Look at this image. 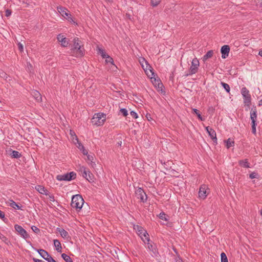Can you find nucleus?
I'll use <instances>...</instances> for the list:
<instances>
[{
    "label": "nucleus",
    "mask_w": 262,
    "mask_h": 262,
    "mask_svg": "<svg viewBox=\"0 0 262 262\" xmlns=\"http://www.w3.org/2000/svg\"><path fill=\"white\" fill-rule=\"evenodd\" d=\"M249 178L251 179H253L254 178H258V174L255 172H253L249 175Z\"/></svg>",
    "instance_id": "40"
},
{
    "label": "nucleus",
    "mask_w": 262,
    "mask_h": 262,
    "mask_svg": "<svg viewBox=\"0 0 262 262\" xmlns=\"http://www.w3.org/2000/svg\"><path fill=\"white\" fill-rule=\"evenodd\" d=\"M221 84L227 93L230 92V86L228 84L226 83L223 82H221Z\"/></svg>",
    "instance_id": "34"
},
{
    "label": "nucleus",
    "mask_w": 262,
    "mask_h": 262,
    "mask_svg": "<svg viewBox=\"0 0 262 262\" xmlns=\"http://www.w3.org/2000/svg\"><path fill=\"white\" fill-rule=\"evenodd\" d=\"M229 51L230 48L228 45L223 46L221 49L222 57L223 59H225L226 57H227L228 56Z\"/></svg>",
    "instance_id": "18"
},
{
    "label": "nucleus",
    "mask_w": 262,
    "mask_h": 262,
    "mask_svg": "<svg viewBox=\"0 0 262 262\" xmlns=\"http://www.w3.org/2000/svg\"><path fill=\"white\" fill-rule=\"evenodd\" d=\"M258 55L262 57V50L259 51Z\"/></svg>",
    "instance_id": "54"
},
{
    "label": "nucleus",
    "mask_w": 262,
    "mask_h": 262,
    "mask_svg": "<svg viewBox=\"0 0 262 262\" xmlns=\"http://www.w3.org/2000/svg\"><path fill=\"white\" fill-rule=\"evenodd\" d=\"M37 251L39 254L48 262H56L46 250L39 249Z\"/></svg>",
    "instance_id": "13"
},
{
    "label": "nucleus",
    "mask_w": 262,
    "mask_h": 262,
    "mask_svg": "<svg viewBox=\"0 0 262 262\" xmlns=\"http://www.w3.org/2000/svg\"><path fill=\"white\" fill-rule=\"evenodd\" d=\"M50 200L51 201L54 202L55 201L54 197L53 196H50Z\"/></svg>",
    "instance_id": "52"
},
{
    "label": "nucleus",
    "mask_w": 262,
    "mask_h": 262,
    "mask_svg": "<svg viewBox=\"0 0 262 262\" xmlns=\"http://www.w3.org/2000/svg\"><path fill=\"white\" fill-rule=\"evenodd\" d=\"M0 217L1 219H3L5 217V214L3 212H2L1 210H0Z\"/></svg>",
    "instance_id": "50"
},
{
    "label": "nucleus",
    "mask_w": 262,
    "mask_h": 262,
    "mask_svg": "<svg viewBox=\"0 0 262 262\" xmlns=\"http://www.w3.org/2000/svg\"><path fill=\"white\" fill-rule=\"evenodd\" d=\"M33 260L34 262H45L42 260H40L36 258H33Z\"/></svg>",
    "instance_id": "49"
},
{
    "label": "nucleus",
    "mask_w": 262,
    "mask_h": 262,
    "mask_svg": "<svg viewBox=\"0 0 262 262\" xmlns=\"http://www.w3.org/2000/svg\"><path fill=\"white\" fill-rule=\"evenodd\" d=\"M32 95L35 98L37 101L40 102L41 101L42 98L40 94L37 91H33Z\"/></svg>",
    "instance_id": "21"
},
{
    "label": "nucleus",
    "mask_w": 262,
    "mask_h": 262,
    "mask_svg": "<svg viewBox=\"0 0 262 262\" xmlns=\"http://www.w3.org/2000/svg\"><path fill=\"white\" fill-rule=\"evenodd\" d=\"M120 112L125 117L128 115V111L126 108H121Z\"/></svg>",
    "instance_id": "41"
},
{
    "label": "nucleus",
    "mask_w": 262,
    "mask_h": 262,
    "mask_svg": "<svg viewBox=\"0 0 262 262\" xmlns=\"http://www.w3.org/2000/svg\"><path fill=\"white\" fill-rule=\"evenodd\" d=\"M258 105L261 106L262 105V99L259 101L258 102Z\"/></svg>",
    "instance_id": "53"
},
{
    "label": "nucleus",
    "mask_w": 262,
    "mask_h": 262,
    "mask_svg": "<svg viewBox=\"0 0 262 262\" xmlns=\"http://www.w3.org/2000/svg\"><path fill=\"white\" fill-rule=\"evenodd\" d=\"M260 214L262 216V209H261L260 211Z\"/></svg>",
    "instance_id": "55"
},
{
    "label": "nucleus",
    "mask_w": 262,
    "mask_h": 262,
    "mask_svg": "<svg viewBox=\"0 0 262 262\" xmlns=\"http://www.w3.org/2000/svg\"><path fill=\"white\" fill-rule=\"evenodd\" d=\"M139 61L145 72L146 73V75L149 77L151 80L154 78L155 84H158V88L161 89L163 86V85L161 83H160L159 80H156V78H155L154 73L151 66L148 64V62L143 57H140L139 59Z\"/></svg>",
    "instance_id": "1"
},
{
    "label": "nucleus",
    "mask_w": 262,
    "mask_h": 262,
    "mask_svg": "<svg viewBox=\"0 0 262 262\" xmlns=\"http://www.w3.org/2000/svg\"><path fill=\"white\" fill-rule=\"evenodd\" d=\"M97 51L98 53L101 54L103 58H105L106 57H107L108 55L106 54L105 51L103 49L99 48V47H97Z\"/></svg>",
    "instance_id": "30"
},
{
    "label": "nucleus",
    "mask_w": 262,
    "mask_h": 262,
    "mask_svg": "<svg viewBox=\"0 0 262 262\" xmlns=\"http://www.w3.org/2000/svg\"><path fill=\"white\" fill-rule=\"evenodd\" d=\"M241 94L243 97L245 105L249 107L251 105V98L249 90L246 87L242 88Z\"/></svg>",
    "instance_id": "6"
},
{
    "label": "nucleus",
    "mask_w": 262,
    "mask_h": 262,
    "mask_svg": "<svg viewBox=\"0 0 262 262\" xmlns=\"http://www.w3.org/2000/svg\"><path fill=\"white\" fill-rule=\"evenodd\" d=\"M0 76L1 77L5 79L6 81L10 80V77L5 72H2L0 74Z\"/></svg>",
    "instance_id": "37"
},
{
    "label": "nucleus",
    "mask_w": 262,
    "mask_h": 262,
    "mask_svg": "<svg viewBox=\"0 0 262 262\" xmlns=\"http://www.w3.org/2000/svg\"><path fill=\"white\" fill-rule=\"evenodd\" d=\"M200 66V62L197 58H194L192 59L191 66L189 68V73L186 75V76L191 75L197 73L199 67Z\"/></svg>",
    "instance_id": "10"
},
{
    "label": "nucleus",
    "mask_w": 262,
    "mask_h": 262,
    "mask_svg": "<svg viewBox=\"0 0 262 262\" xmlns=\"http://www.w3.org/2000/svg\"><path fill=\"white\" fill-rule=\"evenodd\" d=\"M136 196L137 199H140L142 202H145L147 200V195L143 189L141 188H138L135 191Z\"/></svg>",
    "instance_id": "12"
},
{
    "label": "nucleus",
    "mask_w": 262,
    "mask_h": 262,
    "mask_svg": "<svg viewBox=\"0 0 262 262\" xmlns=\"http://www.w3.org/2000/svg\"><path fill=\"white\" fill-rule=\"evenodd\" d=\"M130 114L135 119H137L138 117L137 114L134 111H131Z\"/></svg>",
    "instance_id": "44"
},
{
    "label": "nucleus",
    "mask_w": 262,
    "mask_h": 262,
    "mask_svg": "<svg viewBox=\"0 0 262 262\" xmlns=\"http://www.w3.org/2000/svg\"><path fill=\"white\" fill-rule=\"evenodd\" d=\"M79 171L81 173L82 177L88 181H90L92 180L93 174L85 167L80 166Z\"/></svg>",
    "instance_id": "11"
},
{
    "label": "nucleus",
    "mask_w": 262,
    "mask_h": 262,
    "mask_svg": "<svg viewBox=\"0 0 262 262\" xmlns=\"http://www.w3.org/2000/svg\"><path fill=\"white\" fill-rule=\"evenodd\" d=\"M108 2H111L112 0H107Z\"/></svg>",
    "instance_id": "57"
},
{
    "label": "nucleus",
    "mask_w": 262,
    "mask_h": 262,
    "mask_svg": "<svg viewBox=\"0 0 262 262\" xmlns=\"http://www.w3.org/2000/svg\"><path fill=\"white\" fill-rule=\"evenodd\" d=\"M61 257L66 262H73L72 258L65 253L62 254Z\"/></svg>",
    "instance_id": "31"
},
{
    "label": "nucleus",
    "mask_w": 262,
    "mask_h": 262,
    "mask_svg": "<svg viewBox=\"0 0 262 262\" xmlns=\"http://www.w3.org/2000/svg\"><path fill=\"white\" fill-rule=\"evenodd\" d=\"M134 229L136 231L137 233L141 237L144 243H146V241H149L148 233L142 227L139 225H134Z\"/></svg>",
    "instance_id": "4"
},
{
    "label": "nucleus",
    "mask_w": 262,
    "mask_h": 262,
    "mask_svg": "<svg viewBox=\"0 0 262 262\" xmlns=\"http://www.w3.org/2000/svg\"><path fill=\"white\" fill-rule=\"evenodd\" d=\"M70 134L71 136V137H72V140H73V143L75 144H76V142H78V139L77 137L76 136L75 132L72 130H70Z\"/></svg>",
    "instance_id": "29"
},
{
    "label": "nucleus",
    "mask_w": 262,
    "mask_h": 262,
    "mask_svg": "<svg viewBox=\"0 0 262 262\" xmlns=\"http://www.w3.org/2000/svg\"><path fill=\"white\" fill-rule=\"evenodd\" d=\"M192 111L194 113H195L196 116H198V118L199 120H201V121H203L204 120V118H203V117H202L200 113L199 112V111L196 109V108H193L192 109Z\"/></svg>",
    "instance_id": "33"
},
{
    "label": "nucleus",
    "mask_w": 262,
    "mask_h": 262,
    "mask_svg": "<svg viewBox=\"0 0 262 262\" xmlns=\"http://www.w3.org/2000/svg\"><path fill=\"white\" fill-rule=\"evenodd\" d=\"M213 52L212 50H210L207 52V53L204 55L202 58L203 60L205 61L208 58H211L213 56Z\"/></svg>",
    "instance_id": "25"
},
{
    "label": "nucleus",
    "mask_w": 262,
    "mask_h": 262,
    "mask_svg": "<svg viewBox=\"0 0 262 262\" xmlns=\"http://www.w3.org/2000/svg\"><path fill=\"white\" fill-rule=\"evenodd\" d=\"M159 217L160 219L164 220L165 221H168L167 215L164 212H161L159 215Z\"/></svg>",
    "instance_id": "36"
},
{
    "label": "nucleus",
    "mask_w": 262,
    "mask_h": 262,
    "mask_svg": "<svg viewBox=\"0 0 262 262\" xmlns=\"http://www.w3.org/2000/svg\"><path fill=\"white\" fill-rule=\"evenodd\" d=\"M239 164L241 166H242L244 167H245V168L250 167L248 161L247 159L239 161Z\"/></svg>",
    "instance_id": "27"
},
{
    "label": "nucleus",
    "mask_w": 262,
    "mask_h": 262,
    "mask_svg": "<svg viewBox=\"0 0 262 262\" xmlns=\"http://www.w3.org/2000/svg\"><path fill=\"white\" fill-rule=\"evenodd\" d=\"M205 129H206V130L207 131V132L208 133H209V132H210V129H212V128L210 127L209 126H207V127H206Z\"/></svg>",
    "instance_id": "51"
},
{
    "label": "nucleus",
    "mask_w": 262,
    "mask_h": 262,
    "mask_svg": "<svg viewBox=\"0 0 262 262\" xmlns=\"http://www.w3.org/2000/svg\"><path fill=\"white\" fill-rule=\"evenodd\" d=\"M174 262H183V261L180 257H178L175 258Z\"/></svg>",
    "instance_id": "48"
},
{
    "label": "nucleus",
    "mask_w": 262,
    "mask_h": 262,
    "mask_svg": "<svg viewBox=\"0 0 262 262\" xmlns=\"http://www.w3.org/2000/svg\"><path fill=\"white\" fill-rule=\"evenodd\" d=\"M105 58V61L106 63H111L112 64H113V59L110 56L107 55V57H106Z\"/></svg>",
    "instance_id": "42"
},
{
    "label": "nucleus",
    "mask_w": 262,
    "mask_h": 262,
    "mask_svg": "<svg viewBox=\"0 0 262 262\" xmlns=\"http://www.w3.org/2000/svg\"><path fill=\"white\" fill-rule=\"evenodd\" d=\"M76 174L74 172L72 171L63 174L57 175L56 176V179L59 181H70L72 180H74L76 178Z\"/></svg>",
    "instance_id": "8"
},
{
    "label": "nucleus",
    "mask_w": 262,
    "mask_h": 262,
    "mask_svg": "<svg viewBox=\"0 0 262 262\" xmlns=\"http://www.w3.org/2000/svg\"><path fill=\"white\" fill-rule=\"evenodd\" d=\"M106 120V115L102 113H95L92 119V123L97 126H102Z\"/></svg>",
    "instance_id": "2"
},
{
    "label": "nucleus",
    "mask_w": 262,
    "mask_h": 262,
    "mask_svg": "<svg viewBox=\"0 0 262 262\" xmlns=\"http://www.w3.org/2000/svg\"><path fill=\"white\" fill-rule=\"evenodd\" d=\"M58 12L60 13V14L66 20L71 23L76 24V22L73 20L71 14L69 12V10L63 7H57Z\"/></svg>",
    "instance_id": "5"
},
{
    "label": "nucleus",
    "mask_w": 262,
    "mask_h": 262,
    "mask_svg": "<svg viewBox=\"0 0 262 262\" xmlns=\"http://www.w3.org/2000/svg\"><path fill=\"white\" fill-rule=\"evenodd\" d=\"M61 236L64 238H67L69 236L68 232L63 229L57 228Z\"/></svg>",
    "instance_id": "24"
},
{
    "label": "nucleus",
    "mask_w": 262,
    "mask_h": 262,
    "mask_svg": "<svg viewBox=\"0 0 262 262\" xmlns=\"http://www.w3.org/2000/svg\"><path fill=\"white\" fill-rule=\"evenodd\" d=\"M84 203V200L79 194L73 195L72 198L71 206L77 210H80Z\"/></svg>",
    "instance_id": "3"
},
{
    "label": "nucleus",
    "mask_w": 262,
    "mask_h": 262,
    "mask_svg": "<svg viewBox=\"0 0 262 262\" xmlns=\"http://www.w3.org/2000/svg\"><path fill=\"white\" fill-rule=\"evenodd\" d=\"M209 193V188L207 185H202L201 186L199 192V198L205 199Z\"/></svg>",
    "instance_id": "14"
},
{
    "label": "nucleus",
    "mask_w": 262,
    "mask_h": 262,
    "mask_svg": "<svg viewBox=\"0 0 262 262\" xmlns=\"http://www.w3.org/2000/svg\"><path fill=\"white\" fill-rule=\"evenodd\" d=\"M31 229L36 233H38L39 232V228L35 226H32Z\"/></svg>",
    "instance_id": "43"
},
{
    "label": "nucleus",
    "mask_w": 262,
    "mask_h": 262,
    "mask_svg": "<svg viewBox=\"0 0 262 262\" xmlns=\"http://www.w3.org/2000/svg\"><path fill=\"white\" fill-rule=\"evenodd\" d=\"M14 228L18 234L24 239H27L29 237V235L27 231L21 226L15 225Z\"/></svg>",
    "instance_id": "16"
},
{
    "label": "nucleus",
    "mask_w": 262,
    "mask_h": 262,
    "mask_svg": "<svg viewBox=\"0 0 262 262\" xmlns=\"http://www.w3.org/2000/svg\"><path fill=\"white\" fill-rule=\"evenodd\" d=\"M36 190L38 191L40 193L47 195L48 191L45 188L41 185H37L35 187Z\"/></svg>",
    "instance_id": "19"
},
{
    "label": "nucleus",
    "mask_w": 262,
    "mask_h": 262,
    "mask_svg": "<svg viewBox=\"0 0 262 262\" xmlns=\"http://www.w3.org/2000/svg\"><path fill=\"white\" fill-rule=\"evenodd\" d=\"M210 132H209L208 135L210 137V138L214 141V142H217V138L216 135L215 130L213 129H209Z\"/></svg>",
    "instance_id": "22"
},
{
    "label": "nucleus",
    "mask_w": 262,
    "mask_h": 262,
    "mask_svg": "<svg viewBox=\"0 0 262 262\" xmlns=\"http://www.w3.org/2000/svg\"><path fill=\"white\" fill-rule=\"evenodd\" d=\"M73 45L72 48V50L73 51H76L77 54L78 56H81L83 55V49H82L81 46L80 45V41L78 38H74L73 40Z\"/></svg>",
    "instance_id": "7"
},
{
    "label": "nucleus",
    "mask_w": 262,
    "mask_h": 262,
    "mask_svg": "<svg viewBox=\"0 0 262 262\" xmlns=\"http://www.w3.org/2000/svg\"><path fill=\"white\" fill-rule=\"evenodd\" d=\"M53 242L54 246L56 248V250L58 252H61L62 247L60 242L57 239H54Z\"/></svg>",
    "instance_id": "23"
},
{
    "label": "nucleus",
    "mask_w": 262,
    "mask_h": 262,
    "mask_svg": "<svg viewBox=\"0 0 262 262\" xmlns=\"http://www.w3.org/2000/svg\"><path fill=\"white\" fill-rule=\"evenodd\" d=\"M119 145L120 146H121V142L120 143H119Z\"/></svg>",
    "instance_id": "56"
},
{
    "label": "nucleus",
    "mask_w": 262,
    "mask_h": 262,
    "mask_svg": "<svg viewBox=\"0 0 262 262\" xmlns=\"http://www.w3.org/2000/svg\"><path fill=\"white\" fill-rule=\"evenodd\" d=\"M8 203L10 206L14 209H17L18 210L21 209L20 207L13 200H10L8 202Z\"/></svg>",
    "instance_id": "26"
},
{
    "label": "nucleus",
    "mask_w": 262,
    "mask_h": 262,
    "mask_svg": "<svg viewBox=\"0 0 262 262\" xmlns=\"http://www.w3.org/2000/svg\"><path fill=\"white\" fill-rule=\"evenodd\" d=\"M76 144H77V147L78 148L82 151L83 155H87L88 151L85 149L83 145L78 140V142H76Z\"/></svg>",
    "instance_id": "20"
},
{
    "label": "nucleus",
    "mask_w": 262,
    "mask_h": 262,
    "mask_svg": "<svg viewBox=\"0 0 262 262\" xmlns=\"http://www.w3.org/2000/svg\"><path fill=\"white\" fill-rule=\"evenodd\" d=\"M221 262H228L226 254L222 252L221 254Z\"/></svg>",
    "instance_id": "38"
},
{
    "label": "nucleus",
    "mask_w": 262,
    "mask_h": 262,
    "mask_svg": "<svg viewBox=\"0 0 262 262\" xmlns=\"http://www.w3.org/2000/svg\"><path fill=\"white\" fill-rule=\"evenodd\" d=\"M145 244H147V248L148 250L151 252V256L152 257H157L158 252L156 245L151 242H150V240L149 241H146Z\"/></svg>",
    "instance_id": "15"
},
{
    "label": "nucleus",
    "mask_w": 262,
    "mask_h": 262,
    "mask_svg": "<svg viewBox=\"0 0 262 262\" xmlns=\"http://www.w3.org/2000/svg\"><path fill=\"white\" fill-rule=\"evenodd\" d=\"M86 156H87V160L90 161H91V162H92V161L93 160V156L90 155L88 154V155Z\"/></svg>",
    "instance_id": "46"
},
{
    "label": "nucleus",
    "mask_w": 262,
    "mask_h": 262,
    "mask_svg": "<svg viewBox=\"0 0 262 262\" xmlns=\"http://www.w3.org/2000/svg\"><path fill=\"white\" fill-rule=\"evenodd\" d=\"M18 49L20 52H23L24 51V46L23 44H21L20 42L18 43Z\"/></svg>",
    "instance_id": "45"
},
{
    "label": "nucleus",
    "mask_w": 262,
    "mask_h": 262,
    "mask_svg": "<svg viewBox=\"0 0 262 262\" xmlns=\"http://www.w3.org/2000/svg\"><path fill=\"white\" fill-rule=\"evenodd\" d=\"M161 1V0H151V5L152 7H156L160 4Z\"/></svg>",
    "instance_id": "39"
},
{
    "label": "nucleus",
    "mask_w": 262,
    "mask_h": 262,
    "mask_svg": "<svg viewBox=\"0 0 262 262\" xmlns=\"http://www.w3.org/2000/svg\"><path fill=\"white\" fill-rule=\"evenodd\" d=\"M11 156L13 158H18L20 157L21 154L17 151L13 150L11 154Z\"/></svg>",
    "instance_id": "32"
},
{
    "label": "nucleus",
    "mask_w": 262,
    "mask_h": 262,
    "mask_svg": "<svg viewBox=\"0 0 262 262\" xmlns=\"http://www.w3.org/2000/svg\"><path fill=\"white\" fill-rule=\"evenodd\" d=\"M57 39L63 47H67L69 45V40L62 34H59L57 35Z\"/></svg>",
    "instance_id": "17"
},
{
    "label": "nucleus",
    "mask_w": 262,
    "mask_h": 262,
    "mask_svg": "<svg viewBox=\"0 0 262 262\" xmlns=\"http://www.w3.org/2000/svg\"><path fill=\"white\" fill-rule=\"evenodd\" d=\"M5 13H6V16L7 17L10 16L11 14V10H10L9 9H7L6 10Z\"/></svg>",
    "instance_id": "47"
},
{
    "label": "nucleus",
    "mask_w": 262,
    "mask_h": 262,
    "mask_svg": "<svg viewBox=\"0 0 262 262\" xmlns=\"http://www.w3.org/2000/svg\"><path fill=\"white\" fill-rule=\"evenodd\" d=\"M0 239L6 244L8 245L10 243L8 239L3 234L0 233Z\"/></svg>",
    "instance_id": "35"
},
{
    "label": "nucleus",
    "mask_w": 262,
    "mask_h": 262,
    "mask_svg": "<svg viewBox=\"0 0 262 262\" xmlns=\"http://www.w3.org/2000/svg\"><path fill=\"white\" fill-rule=\"evenodd\" d=\"M234 144V141L230 138H229L226 141V146L227 148H229L233 146Z\"/></svg>",
    "instance_id": "28"
},
{
    "label": "nucleus",
    "mask_w": 262,
    "mask_h": 262,
    "mask_svg": "<svg viewBox=\"0 0 262 262\" xmlns=\"http://www.w3.org/2000/svg\"><path fill=\"white\" fill-rule=\"evenodd\" d=\"M250 119L252 122V132L255 134L256 132V126L257 125V111L256 108H252L250 111Z\"/></svg>",
    "instance_id": "9"
}]
</instances>
